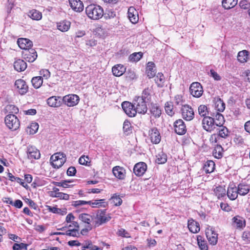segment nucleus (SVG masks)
<instances>
[{
  "instance_id": "1",
  "label": "nucleus",
  "mask_w": 250,
  "mask_h": 250,
  "mask_svg": "<svg viewBox=\"0 0 250 250\" xmlns=\"http://www.w3.org/2000/svg\"><path fill=\"white\" fill-rule=\"evenodd\" d=\"M87 16L91 19L97 20L104 16V10L102 7L95 4L88 5L85 8Z\"/></svg>"
},
{
  "instance_id": "2",
  "label": "nucleus",
  "mask_w": 250,
  "mask_h": 250,
  "mask_svg": "<svg viewBox=\"0 0 250 250\" xmlns=\"http://www.w3.org/2000/svg\"><path fill=\"white\" fill-rule=\"evenodd\" d=\"M51 163L54 168L61 167L66 161L65 154L62 152H57L51 156Z\"/></svg>"
},
{
  "instance_id": "3",
  "label": "nucleus",
  "mask_w": 250,
  "mask_h": 250,
  "mask_svg": "<svg viewBox=\"0 0 250 250\" xmlns=\"http://www.w3.org/2000/svg\"><path fill=\"white\" fill-rule=\"evenodd\" d=\"M4 121L6 126L12 130H16L20 126L19 120L14 114L7 115Z\"/></svg>"
},
{
  "instance_id": "4",
  "label": "nucleus",
  "mask_w": 250,
  "mask_h": 250,
  "mask_svg": "<svg viewBox=\"0 0 250 250\" xmlns=\"http://www.w3.org/2000/svg\"><path fill=\"white\" fill-rule=\"evenodd\" d=\"M146 103L140 97H137L134 101L133 104L135 108L136 113L145 114L147 110Z\"/></svg>"
},
{
  "instance_id": "5",
  "label": "nucleus",
  "mask_w": 250,
  "mask_h": 250,
  "mask_svg": "<svg viewBox=\"0 0 250 250\" xmlns=\"http://www.w3.org/2000/svg\"><path fill=\"white\" fill-rule=\"evenodd\" d=\"M202 126L204 129L208 132H211L216 129L213 118L209 116L204 117L202 120Z\"/></svg>"
},
{
  "instance_id": "6",
  "label": "nucleus",
  "mask_w": 250,
  "mask_h": 250,
  "mask_svg": "<svg viewBox=\"0 0 250 250\" xmlns=\"http://www.w3.org/2000/svg\"><path fill=\"white\" fill-rule=\"evenodd\" d=\"M182 115L186 121H191L194 117V112L193 108L188 105L185 104L181 108Z\"/></svg>"
},
{
  "instance_id": "7",
  "label": "nucleus",
  "mask_w": 250,
  "mask_h": 250,
  "mask_svg": "<svg viewBox=\"0 0 250 250\" xmlns=\"http://www.w3.org/2000/svg\"><path fill=\"white\" fill-rule=\"evenodd\" d=\"M190 94L194 97H200L203 93V87L198 82H194L191 83L189 87Z\"/></svg>"
},
{
  "instance_id": "8",
  "label": "nucleus",
  "mask_w": 250,
  "mask_h": 250,
  "mask_svg": "<svg viewBox=\"0 0 250 250\" xmlns=\"http://www.w3.org/2000/svg\"><path fill=\"white\" fill-rule=\"evenodd\" d=\"M62 101L68 106H74L78 104L79 97L77 95L69 94L64 96Z\"/></svg>"
},
{
  "instance_id": "9",
  "label": "nucleus",
  "mask_w": 250,
  "mask_h": 250,
  "mask_svg": "<svg viewBox=\"0 0 250 250\" xmlns=\"http://www.w3.org/2000/svg\"><path fill=\"white\" fill-rule=\"evenodd\" d=\"M106 210H99L95 217V222L97 226L105 223L110 219V216H107L105 214Z\"/></svg>"
},
{
  "instance_id": "10",
  "label": "nucleus",
  "mask_w": 250,
  "mask_h": 250,
  "mask_svg": "<svg viewBox=\"0 0 250 250\" xmlns=\"http://www.w3.org/2000/svg\"><path fill=\"white\" fill-rule=\"evenodd\" d=\"M122 106L125 112L129 117H132L136 115V111L133 104L125 101L122 103Z\"/></svg>"
},
{
  "instance_id": "11",
  "label": "nucleus",
  "mask_w": 250,
  "mask_h": 250,
  "mask_svg": "<svg viewBox=\"0 0 250 250\" xmlns=\"http://www.w3.org/2000/svg\"><path fill=\"white\" fill-rule=\"evenodd\" d=\"M206 236L208 242L212 245L216 244L218 240V234L216 233L212 228H208L206 230Z\"/></svg>"
},
{
  "instance_id": "12",
  "label": "nucleus",
  "mask_w": 250,
  "mask_h": 250,
  "mask_svg": "<svg viewBox=\"0 0 250 250\" xmlns=\"http://www.w3.org/2000/svg\"><path fill=\"white\" fill-rule=\"evenodd\" d=\"M22 55L24 59L29 62H33L37 57V54L35 49L30 48L25 49V51L22 52Z\"/></svg>"
},
{
  "instance_id": "13",
  "label": "nucleus",
  "mask_w": 250,
  "mask_h": 250,
  "mask_svg": "<svg viewBox=\"0 0 250 250\" xmlns=\"http://www.w3.org/2000/svg\"><path fill=\"white\" fill-rule=\"evenodd\" d=\"M15 86L21 95L25 94L28 91V87L26 82L22 79H18L15 83Z\"/></svg>"
},
{
  "instance_id": "14",
  "label": "nucleus",
  "mask_w": 250,
  "mask_h": 250,
  "mask_svg": "<svg viewBox=\"0 0 250 250\" xmlns=\"http://www.w3.org/2000/svg\"><path fill=\"white\" fill-rule=\"evenodd\" d=\"M174 127L175 132L179 135L184 134L186 132V125L181 119H179L174 122Z\"/></svg>"
},
{
  "instance_id": "15",
  "label": "nucleus",
  "mask_w": 250,
  "mask_h": 250,
  "mask_svg": "<svg viewBox=\"0 0 250 250\" xmlns=\"http://www.w3.org/2000/svg\"><path fill=\"white\" fill-rule=\"evenodd\" d=\"M147 169V166L144 162H140L136 164L134 167L133 170L135 174L138 176H142Z\"/></svg>"
},
{
  "instance_id": "16",
  "label": "nucleus",
  "mask_w": 250,
  "mask_h": 250,
  "mask_svg": "<svg viewBox=\"0 0 250 250\" xmlns=\"http://www.w3.org/2000/svg\"><path fill=\"white\" fill-rule=\"evenodd\" d=\"M149 136L152 143L157 144L161 141V136L158 130L154 127L149 131Z\"/></svg>"
},
{
  "instance_id": "17",
  "label": "nucleus",
  "mask_w": 250,
  "mask_h": 250,
  "mask_svg": "<svg viewBox=\"0 0 250 250\" xmlns=\"http://www.w3.org/2000/svg\"><path fill=\"white\" fill-rule=\"evenodd\" d=\"M113 175L120 180H123L125 177V170L123 167L115 166L112 168Z\"/></svg>"
},
{
  "instance_id": "18",
  "label": "nucleus",
  "mask_w": 250,
  "mask_h": 250,
  "mask_svg": "<svg viewBox=\"0 0 250 250\" xmlns=\"http://www.w3.org/2000/svg\"><path fill=\"white\" fill-rule=\"evenodd\" d=\"M17 43L22 49H29L33 46L32 42L26 38H20L18 40Z\"/></svg>"
},
{
  "instance_id": "19",
  "label": "nucleus",
  "mask_w": 250,
  "mask_h": 250,
  "mask_svg": "<svg viewBox=\"0 0 250 250\" xmlns=\"http://www.w3.org/2000/svg\"><path fill=\"white\" fill-rule=\"evenodd\" d=\"M27 153L29 159H38L41 156L40 151L33 146L27 147Z\"/></svg>"
},
{
  "instance_id": "20",
  "label": "nucleus",
  "mask_w": 250,
  "mask_h": 250,
  "mask_svg": "<svg viewBox=\"0 0 250 250\" xmlns=\"http://www.w3.org/2000/svg\"><path fill=\"white\" fill-rule=\"evenodd\" d=\"M128 17L132 23H136L138 21V13L134 7H130L128 8Z\"/></svg>"
},
{
  "instance_id": "21",
  "label": "nucleus",
  "mask_w": 250,
  "mask_h": 250,
  "mask_svg": "<svg viewBox=\"0 0 250 250\" xmlns=\"http://www.w3.org/2000/svg\"><path fill=\"white\" fill-rule=\"evenodd\" d=\"M71 8L76 12H80L83 9V5L80 0H69Z\"/></svg>"
},
{
  "instance_id": "22",
  "label": "nucleus",
  "mask_w": 250,
  "mask_h": 250,
  "mask_svg": "<svg viewBox=\"0 0 250 250\" xmlns=\"http://www.w3.org/2000/svg\"><path fill=\"white\" fill-rule=\"evenodd\" d=\"M47 103L49 106L58 107L62 104V99L60 97L52 96L47 99Z\"/></svg>"
},
{
  "instance_id": "23",
  "label": "nucleus",
  "mask_w": 250,
  "mask_h": 250,
  "mask_svg": "<svg viewBox=\"0 0 250 250\" xmlns=\"http://www.w3.org/2000/svg\"><path fill=\"white\" fill-rule=\"evenodd\" d=\"M126 71V67L121 64L114 65L112 69L113 74L116 77H120L123 75Z\"/></svg>"
},
{
  "instance_id": "24",
  "label": "nucleus",
  "mask_w": 250,
  "mask_h": 250,
  "mask_svg": "<svg viewBox=\"0 0 250 250\" xmlns=\"http://www.w3.org/2000/svg\"><path fill=\"white\" fill-rule=\"evenodd\" d=\"M232 225L237 228L242 229L245 227V220L240 216H236L232 218Z\"/></svg>"
},
{
  "instance_id": "25",
  "label": "nucleus",
  "mask_w": 250,
  "mask_h": 250,
  "mask_svg": "<svg viewBox=\"0 0 250 250\" xmlns=\"http://www.w3.org/2000/svg\"><path fill=\"white\" fill-rule=\"evenodd\" d=\"M151 115L155 118H159L162 114L161 109L157 104H151L150 107Z\"/></svg>"
},
{
  "instance_id": "26",
  "label": "nucleus",
  "mask_w": 250,
  "mask_h": 250,
  "mask_svg": "<svg viewBox=\"0 0 250 250\" xmlns=\"http://www.w3.org/2000/svg\"><path fill=\"white\" fill-rule=\"evenodd\" d=\"M14 67L18 72L24 71L27 67L26 63L21 59L16 60L14 63Z\"/></svg>"
},
{
  "instance_id": "27",
  "label": "nucleus",
  "mask_w": 250,
  "mask_h": 250,
  "mask_svg": "<svg viewBox=\"0 0 250 250\" xmlns=\"http://www.w3.org/2000/svg\"><path fill=\"white\" fill-rule=\"evenodd\" d=\"M188 228L190 231L192 233H197L200 231L199 224L192 219L188 221Z\"/></svg>"
},
{
  "instance_id": "28",
  "label": "nucleus",
  "mask_w": 250,
  "mask_h": 250,
  "mask_svg": "<svg viewBox=\"0 0 250 250\" xmlns=\"http://www.w3.org/2000/svg\"><path fill=\"white\" fill-rule=\"evenodd\" d=\"M70 25V21H63L57 23V29L63 32H66L69 29Z\"/></svg>"
},
{
  "instance_id": "29",
  "label": "nucleus",
  "mask_w": 250,
  "mask_h": 250,
  "mask_svg": "<svg viewBox=\"0 0 250 250\" xmlns=\"http://www.w3.org/2000/svg\"><path fill=\"white\" fill-rule=\"evenodd\" d=\"M238 194V190L236 187L229 186L228 188L227 195L230 200H235L237 197Z\"/></svg>"
},
{
  "instance_id": "30",
  "label": "nucleus",
  "mask_w": 250,
  "mask_h": 250,
  "mask_svg": "<svg viewBox=\"0 0 250 250\" xmlns=\"http://www.w3.org/2000/svg\"><path fill=\"white\" fill-rule=\"evenodd\" d=\"M155 64L151 62H149L147 63L146 67V73L149 78H151L155 76L156 72L155 69L154 68Z\"/></svg>"
},
{
  "instance_id": "31",
  "label": "nucleus",
  "mask_w": 250,
  "mask_h": 250,
  "mask_svg": "<svg viewBox=\"0 0 250 250\" xmlns=\"http://www.w3.org/2000/svg\"><path fill=\"white\" fill-rule=\"evenodd\" d=\"M213 120L216 126L221 127L225 122L224 116L220 113H217Z\"/></svg>"
},
{
  "instance_id": "32",
  "label": "nucleus",
  "mask_w": 250,
  "mask_h": 250,
  "mask_svg": "<svg viewBox=\"0 0 250 250\" xmlns=\"http://www.w3.org/2000/svg\"><path fill=\"white\" fill-rule=\"evenodd\" d=\"M28 16L32 19L36 21H39L42 18V13L35 9L30 10L28 13Z\"/></svg>"
},
{
  "instance_id": "33",
  "label": "nucleus",
  "mask_w": 250,
  "mask_h": 250,
  "mask_svg": "<svg viewBox=\"0 0 250 250\" xmlns=\"http://www.w3.org/2000/svg\"><path fill=\"white\" fill-rule=\"evenodd\" d=\"M215 168V164L212 161H208L204 165L203 169L207 173L212 172Z\"/></svg>"
},
{
  "instance_id": "34",
  "label": "nucleus",
  "mask_w": 250,
  "mask_h": 250,
  "mask_svg": "<svg viewBox=\"0 0 250 250\" xmlns=\"http://www.w3.org/2000/svg\"><path fill=\"white\" fill-rule=\"evenodd\" d=\"M237 3V0H223L222 6L226 9H229L234 7Z\"/></svg>"
},
{
  "instance_id": "35",
  "label": "nucleus",
  "mask_w": 250,
  "mask_h": 250,
  "mask_svg": "<svg viewBox=\"0 0 250 250\" xmlns=\"http://www.w3.org/2000/svg\"><path fill=\"white\" fill-rule=\"evenodd\" d=\"M151 90L150 88L148 87L145 88L142 92V97L140 98H142L143 101L146 103L150 101L151 97Z\"/></svg>"
},
{
  "instance_id": "36",
  "label": "nucleus",
  "mask_w": 250,
  "mask_h": 250,
  "mask_svg": "<svg viewBox=\"0 0 250 250\" xmlns=\"http://www.w3.org/2000/svg\"><path fill=\"white\" fill-rule=\"evenodd\" d=\"M214 192L218 199L223 197L226 195V189L222 186H218L214 189Z\"/></svg>"
},
{
  "instance_id": "37",
  "label": "nucleus",
  "mask_w": 250,
  "mask_h": 250,
  "mask_svg": "<svg viewBox=\"0 0 250 250\" xmlns=\"http://www.w3.org/2000/svg\"><path fill=\"white\" fill-rule=\"evenodd\" d=\"M237 189L238 190L239 194L240 195H245L250 191L249 186L248 185H243L242 184H239Z\"/></svg>"
},
{
  "instance_id": "38",
  "label": "nucleus",
  "mask_w": 250,
  "mask_h": 250,
  "mask_svg": "<svg viewBox=\"0 0 250 250\" xmlns=\"http://www.w3.org/2000/svg\"><path fill=\"white\" fill-rule=\"evenodd\" d=\"M249 52L246 50L240 51L238 53L237 59L241 62H247L248 58Z\"/></svg>"
},
{
  "instance_id": "39",
  "label": "nucleus",
  "mask_w": 250,
  "mask_h": 250,
  "mask_svg": "<svg viewBox=\"0 0 250 250\" xmlns=\"http://www.w3.org/2000/svg\"><path fill=\"white\" fill-rule=\"evenodd\" d=\"M95 34L101 38L104 37L106 34L107 32L105 28H103L102 26L98 25L94 29Z\"/></svg>"
},
{
  "instance_id": "40",
  "label": "nucleus",
  "mask_w": 250,
  "mask_h": 250,
  "mask_svg": "<svg viewBox=\"0 0 250 250\" xmlns=\"http://www.w3.org/2000/svg\"><path fill=\"white\" fill-rule=\"evenodd\" d=\"M31 83L35 88H39L42 84L43 80L42 76L34 77L32 79Z\"/></svg>"
},
{
  "instance_id": "41",
  "label": "nucleus",
  "mask_w": 250,
  "mask_h": 250,
  "mask_svg": "<svg viewBox=\"0 0 250 250\" xmlns=\"http://www.w3.org/2000/svg\"><path fill=\"white\" fill-rule=\"evenodd\" d=\"M216 130L219 132L218 134L219 137L226 138L229 135V130L228 128L223 125H222L221 127H219V128H217Z\"/></svg>"
},
{
  "instance_id": "42",
  "label": "nucleus",
  "mask_w": 250,
  "mask_h": 250,
  "mask_svg": "<svg viewBox=\"0 0 250 250\" xmlns=\"http://www.w3.org/2000/svg\"><path fill=\"white\" fill-rule=\"evenodd\" d=\"M104 199H100L96 200L95 202L90 201V203L88 204L91 205L93 208H99L100 207H105L107 204L105 203Z\"/></svg>"
},
{
  "instance_id": "43",
  "label": "nucleus",
  "mask_w": 250,
  "mask_h": 250,
  "mask_svg": "<svg viewBox=\"0 0 250 250\" xmlns=\"http://www.w3.org/2000/svg\"><path fill=\"white\" fill-rule=\"evenodd\" d=\"M155 81L159 87H162L165 81L164 75L162 73H158L155 77Z\"/></svg>"
},
{
  "instance_id": "44",
  "label": "nucleus",
  "mask_w": 250,
  "mask_h": 250,
  "mask_svg": "<svg viewBox=\"0 0 250 250\" xmlns=\"http://www.w3.org/2000/svg\"><path fill=\"white\" fill-rule=\"evenodd\" d=\"M157 159L156 160V163L159 164H163L165 163L167 161V156L166 154L161 152L158 154L156 156Z\"/></svg>"
},
{
  "instance_id": "45",
  "label": "nucleus",
  "mask_w": 250,
  "mask_h": 250,
  "mask_svg": "<svg viewBox=\"0 0 250 250\" xmlns=\"http://www.w3.org/2000/svg\"><path fill=\"white\" fill-rule=\"evenodd\" d=\"M222 150L223 148L220 145H217L215 147L213 154L215 157L219 159L222 157Z\"/></svg>"
},
{
  "instance_id": "46",
  "label": "nucleus",
  "mask_w": 250,
  "mask_h": 250,
  "mask_svg": "<svg viewBox=\"0 0 250 250\" xmlns=\"http://www.w3.org/2000/svg\"><path fill=\"white\" fill-rule=\"evenodd\" d=\"M197 242L200 249L201 250H208V246L207 242L202 240V237L201 236L197 237Z\"/></svg>"
},
{
  "instance_id": "47",
  "label": "nucleus",
  "mask_w": 250,
  "mask_h": 250,
  "mask_svg": "<svg viewBox=\"0 0 250 250\" xmlns=\"http://www.w3.org/2000/svg\"><path fill=\"white\" fill-rule=\"evenodd\" d=\"M38 128V124L37 123H32L31 124L30 126L28 127L26 131L30 134H34L36 133Z\"/></svg>"
},
{
  "instance_id": "48",
  "label": "nucleus",
  "mask_w": 250,
  "mask_h": 250,
  "mask_svg": "<svg viewBox=\"0 0 250 250\" xmlns=\"http://www.w3.org/2000/svg\"><path fill=\"white\" fill-rule=\"evenodd\" d=\"M173 105L171 102H167L165 104V110L167 115L172 116L174 114L173 111Z\"/></svg>"
},
{
  "instance_id": "49",
  "label": "nucleus",
  "mask_w": 250,
  "mask_h": 250,
  "mask_svg": "<svg viewBox=\"0 0 250 250\" xmlns=\"http://www.w3.org/2000/svg\"><path fill=\"white\" fill-rule=\"evenodd\" d=\"M143 57V53L141 52L134 53L130 55L129 59L131 62H137Z\"/></svg>"
},
{
  "instance_id": "50",
  "label": "nucleus",
  "mask_w": 250,
  "mask_h": 250,
  "mask_svg": "<svg viewBox=\"0 0 250 250\" xmlns=\"http://www.w3.org/2000/svg\"><path fill=\"white\" fill-rule=\"evenodd\" d=\"M79 218L83 222L87 223V224H90L92 220L91 216L86 213H83L80 214Z\"/></svg>"
},
{
  "instance_id": "51",
  "label": "nucleus",
  "mask_w": 250,
  "mask_h": 250,
  "mask_svg": "<svg viewBox=\"0 0 250 250\" xmlns=\"http://www.w3.org/2000/svg\"><path fill=\"white\" fill-rule=\"evenodd\" d=\"M48 210L53 213L61 214L62 215H64L66 213V209L65 208H64L63 209V210H62L61 209L56 207H51L50 206H48Z\"/></svg>"
},
{
  "instance_id": "52",
  "label": "nucleus",
  "mask_w": 250,
  "mask_h": 250,
  "mask_svg": "<svg viewBox=\"0 0 250 250\" xmlns=\"http://www.w3.org/2000/svg\"><path fill=\"white\" fill-rule=\"evenodd\" d=\"M73 182V181L71 180H64L60 182H54L55 185L58 187H62L64 188H69L71 186V185H68L69 183H71ZM74 185H72L73 186Z\"/></svg>"
},
{
  "instance_id": "53",
  "label": "nucleus",
  "mask_w": 250,
  "mask_h": 250,
  "mask_svg": "<svg viewBox=\"0 0 250 250\" xmlns=\"http://www.w3.org/2000/svg\"><path fill=\"white\" fill-rule=\"evenodd\" d=\"M215 105L217 110L220 112H223L225 109V104L221 99L217 100Z\"/></svg>"
},
{
  "instance_id": "54",
  "label": "nucleus",
  "mask_w": 250,
  "mask_h": 250,
  "mask_svg": "<svg viewBox=\"0 0 250 250\" xmlns=\"http://www.w3.org/2000/svg\"><path fill=\"white\" fill-rule=\"evenodd\" d=\"M110 200L112 201L114 205L116 206H120L122 203V200L120 197L119 195L116 194H114L111 198Z\"/></svg>"
},
{
  "instance_id": "55",
  "label": "nucleus",
  "mask_w": 250,
  "mask_h": 250,
  "mask_svg": "<svg viewBox=\"0 0 250 250\" xmlns=\"http://www.w3.org/2000/svg\"><path fill=\"white\" fill-rule=\"evenodd\" d=\"M83 248L84 249H89L90 250H99V248L93 245L91 242H86L83 244Z\"/></svg>"
},
{
  "instance_id": "56",
  "label": "nucleus",
  "mask_w": 250,
  "mask_h": 250,
  "mask_svg": "<svg viewBox=\"0 0 250 250\" xmlns=\"http://www.w3.org/2000/svg\"><path fill=\"white\" fill-rule=\"evenodd\" d=\"M198 112L201 116L206 117L208 114L207 107L205 105H201L198 107Z\"/></svg>"
},
{
  "instance_id": "57",
  "label": "nucleus",
  "mask_w": 250,
  "mask_h": 250,
  "mask_svg": "<svg viewBox=\"0 0 250 250\" xmlns=\"http://www.w3.org/2000/svg\"><path fill=\"white\" fill-rule=\"evenodd\" d=\"M64 235L69 236L78 237L79 233L78 230L77 229H72L67 230L64 232Z\"/></svg>"
},
{
  "instance_id": "58",
  "label": "nucleus",
  "mask_w": 250,
  "mask_h": 250,
  "mask_svg": "<svg viewBox=\"0 0 250 250\" xmlns=\"http://www.w3.org/2000/svg\"><path fill=\"white\" fill-rule=\"evenodd\" d=\"M116 16L115 12L112 10H108L105 11L104 14V16L105 19H110L111 18H113Z\"/></svg>"
},
{
  "instance_id": "59",
  "label": "nucleus",
  "mask_w": 250,
  "mask_h": 250,
  "mask_svg": "<svg viewBox=\"0 0 250 250\" xmlns=\"http://www.w3.org/2000/svg\"><path fill=\"white\" fill-rule=\"evenodd\" d=\"M40 76H42V79L44 78L46 80L50 77V73L47 69H42L40 70Z\"/></svg>"
},
{
  "instance_id": "60",
  "label": "nucleus",
  "mask_w": 250,
  "mask_h": 250,
  "mask_svg": "<svg viewBox=\"0 0 250 250\" xmlns=\"http://www.w3.org/2000/svg\"><path fill=\"white\" fill-rule=\"evenodd\" d=\"M118 235L124 237H126V238L130 237L129 233L124 229H119V230L118 231Z\"/></svg>"
},
{
  "instance_id": "61",
  "label": "nucleus",
  "mask_w": 250,
  "mask_h": 250,
  "mask_svg": "<svg viewBox=\"0 0 250 250\" xmlns=\"http://www.w3.org/2000/svg\"><path fill=\"white\" fill-rule=\"evenodd\" d=\"M239 6L241 8L246 9L250 7V3L247 0H242L239 2Z\"/></svg>"
},
{
  "instance_id": "62",
  "label": "nucleus",
  "mask_w": 250,
  "mask_h": 250,
  "mask_svg": "<svg viewBox=\"0 0 250 250\" xmlns=\"http://www.w3.org/2000/svg\"><path fill=\"white\" fill-rule=\"evenodd\" d=\"M90 203V201H85L82 200L75 201L73 202L72 204V206L74 207H78L80 206H83L85 204H88Z\"/></svg>"
},
{
  "instance_id": "63",
  "label": "nucleus",
  "mask_w": 250,
  "mask_h": 250,
  "mask_svg": "<svg viewBox=\"0 0 250 250\" xmlns=\"http://www.w3.org/2000/svg\"><path fill=\"white\" fill-rule=\"evenodd\" d=\"M210 76L212 77L215 81H220L221 79L219 75L213 69L210 70Z\"/></svg>"
},
{
  "instance_id": "64",
  "label": "nucleus",
  "mask_w": 250,
  "mask_h": 250,
  "mask_svg": "<svg viewBox=\"0 0 250 250\" xmlns=\"http://www.w3.org/2000/svg\"><path fill=\"white\" fill-rule=\"evenodd\" d=\"M89 158L88 156H82L79 159V162L81 165H87Z\"/></svg>"
}]
</instances>
